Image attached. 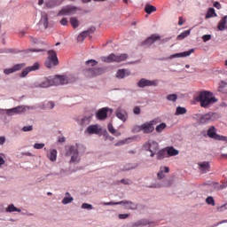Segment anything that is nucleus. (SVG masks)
I'll return each instance as SVG.
<instances>
[{
	"instance_id": "338daca9",
	"label": "nucleus",
	"mask_w": 227,
	"mask_h": 227,
	"mask_svg": "<svg viewBox=\"0 0 227 227\" xmlns=\"http://www.w3.org/2000/svg\"><path fill=\"white\" fill-rule=\"evenodd\" d=\"M23 132H29V126H25L22 129Z\"/></svg>"
},
{
	"instance_id": "72a5a7b5",
	"label": "nucleus",
	"mask_w": 227,
	"mask_h": 227,
	"mask_svg": "<svg viewBox=\"0 0 227 227\" xmlns=\"http://www.w3.org/2000/svg\"><path fill=\"white\" fill-rule=\"evenodd\" d=\"M145 13H148V15H150V13H153V12H157V8L153 5L146 4L145 7Z\"/></svg>"
},
{
	"instance_id": "c85d7f7f",
	"label": "nucleus",
	"mask_w": 227,
	"mask_h": 227,
	"mask_svg": "<svg viewBox=\"0 0 227 227\" xmlns=\"http://www.w3.org/2000/svg\"><path fill=\"white\" fill-rule=\"evenodd\" d=\"M48 159H50L51 162L56 161V159H58V151L56 149H52L50 152V154H48Z\"/></svg>"
},
{
	"instance_id": "0eeeda50",
	"label": "nucleus",
	"mask_w": 227,
	"mask_h": 227,
	"mask_svg": "<svg viewBox=\"0 0 227 227\" xmlns=\"http://www.w3.org/2000/svg\"><path fill=\"white\" fill-rule=\"evenodd\" d=\"M48 58L45 62V67L47 68H52V67H57V65H59V60L58 59V55L56 54V51L50 50L48 51Z\"/></svg>"
},
{
	"instance_id": "f03ea898",
	"label": "nucleus",
	"mask_w": 227,
	"mask_h": 227,
	"mask_svg": "<svg viewBox=\"0 0 227 227\" xmlns=\"http://www.w3.org/2000/svg\"><path fill=\"white\" fill-rule=\"evenodd\" d=\"M72 82L70 77L65 75H57L54 78H45L39 85V88H50V86H59Z\"/></svg>"
},
{
	"instance_id": "f704fd0d",
	"label": "nucleus",
	"mask_w": 227,
	"mask_h": 227,
	"mask_svg": "<svg viewBox=\"0 0 227 227\" xmlns=\"http://www.w3.org/2000/svg\"><path fill=\"white\" fill-rule=\"evenodd\" d=\"M5 212H8V213H12V212H20V209L17 207H15V205L13 204H10L6 209H5Z\"/></svg>"
},
{
	"instance_id": "f257e3e1",
	"label": "nucleus",
	"mask_w": 227,
	"mask_h": 227,
	"mask_svg": "<svg viewBox=\"0 0 227 227\" xmlns=\"http://www.w3.org/2000/svg\"><path fill=\"white\" fill-rule=\"evenodd\" d=\"M196 102H200V107L208 109L210 106H214L217 102V98L214 96V93L208 90H203L199 93L195 98Z\"/></svg>"
},
{
	"instance_id": "1a4fd4ad",
	"label": "nucleus",
	"mask_w": 227,
	"mask_h": 227,
	"mask_svg": "<svg viewBox=\"0 0 227 227\" xmlns=\"http://www.w3.org/2000/svg\"><path fill=\"white\" fill-rule=\"evenodd\" d=\"M79 8L74 6V5H67L66 7H63L58 13V17H62L65 15H74V13H77V11Z\"/></svg>"
},
{
	"instance_id": "e2e57ef3",
	"label": "nucleus",
	"mask_w": 227,
	"mask_h": 227,
	"mask_svg": "<svg viewBox=\"0 0 227 227\" xmlns=\"http://www.w3.org/2000/svg\"><path fill=\"white\" fill-rule=\"evenodd\" d=\"M29 51L30 52H43V50H42V49H30Z\"/></svg>"
},
{
	"instance_id": "473e14b6",
	"label": "nucleus",
	"mask_w": 227,
	"mask_h": 227,
	"mask_svg": "<svg viewBox=\"0 0 227 227\" xmlns=\"http://www.w3.org/2000/svg\"><path fill=\"white\" fill-rule=\"evenodd\" d=\"M72 201H74V197L70 196L69 192H67L66 197L62 200L63 205H68V203H72Z\"/></svg>"
},
{
	"instance_id": "0e129e2a",
	"label": "nucleus",
	"mask_w": 227,
	"mask_h": 227,
	"mask_svg": "<svg viewBox=\"0 0 227 227\" xmlns=\"http://www.w3.org/2000/svg\"><path fill=\"white\" fill-rule=\"evenodd\" d=\"M48 109H54V103L53 102H49L47 105Z\"/></svg>"
},
{
	"instance_id": "6e6552de",
	"label": "nucleus",
	"mask_w": 227,
	"mask_h": 227,
	"mask_svg": "<svg viewBox=\"0 0 227 227\" xmlns=\"http://www.w3.org/2000/svg\"><path fill=\"white\" fill-rule=\"evenodd\" d=\"M159 123L157 119H153L150 121L142 124V132L144 134H152L155 130V125Z\"/></svg>"
},
{
	"instance_id": "a18cd8bd",
	"label": "nucleus",
	"mask_w": 227,
	"mask_h": 227,
	"mask_svg": "<svg viewBox=\"0 0 227 227\" xmlns=\"http://www.w3.org/2000/svg\"><path fill=\"white\" fill-rule=\"evenodd\" d=\"M86 65H91V67H97V65H98V62L95 59H89L86 61Z\"/></svg>"
},
{
	"instance_id": "423d86ee",
	"label": "nucleus",
	"mask_w": 227,
	"mask_h": 227,
	"mask_svg": "<svg viewBox=\"0 0 227 227\" xmlns=\"http://www.w3.org/2000/svg\"><path fill=\"white\" fill-rule=\"evenodd\" d=\"M27 111V106H19L10 109H0V113L6 114V116H15L17 114H22Z\"/></svg>"
},
{
	"instance_id": "864d4df0",
	"label": "nucleus",
	"mask_w": 227,
	"mask_h": 227,
	"mask_svg": "<svg viewBox=\"0 0 227 227\" xmlns=\"http://www.w3.org/2000/svg\"><path fill=\"white\" fill-rule=\"evenodd\" d=\"M60 24H61V26H68V20L66 18H63L60 20Z\"/></svg>"
},
{
	"instance_id": "20e7f679",
	"label": "nucleus",
	"mask_w": 227,
	"mask_h": 227,
	"mask_svg": "<svg viewBox=\"0 0 227 227\" xmlns=\"http://www.w3.org/2000/svg\"><path fill=\"white\" fill-rule=\"evenodd\" d=\"M129 58L127 53H121L120 55H116L114 53H111L107 57H102V61L105 63H121V61H125Z\"/></svg>"
},
{
	"instance_id": "09e8293b",
	"label": "nucleus",
	"mask_w": 227,
	"mask_h": 227,
	"mask_svg": "<svg viewBox=\"0 0 227 227\" xmlns=\"http://www.w3.org/2000/svg\"><path fill=\"white\" fill-rule=\"evenodd\" d=\"M29 74V67H27L22 73L20 74V77H26Z\"/></svg>"
},
{
	"instance_id": "4468645a",
	"label": "nucleus",
	"mask_w": 227,
	"mask_h": 227,
	"mask_svg": "<svg viewBox=\"0 0 227 227\" xmlns=\"http://www.w3.org/2000/svg\"><path fill=\"white\" fill-rule=\"evenodd\" d=\"M24 67H26L25 63H21V64H16L14 65L11 68H5L4 69V74L5 75H10L12 74H15V72H19V70H22V68H24Z\"/></svg>"
},
{
	"instance_id": "f3484780",
	"label": "nucleus",
	"mask_w": 227,
	"mask_h": 227,
	"mask_svg": "<svg viewBox=\"0 0 227 227\" xmlns=\"http://www.w3.org/2000/svg\"><path fill=\"white\" fill-rule=\"evenodd\" d=\"M95 31V27H92L89 30H85L83 32H82L78 37H77V41L78 42H84V40H86V38H88L89 35H91V33H94Z\"/></svg>"
},
{
	"instance_id": "9b49d317",
	"label": "nucleus",
	"mask_w": 227,
	"mask_h": 227,
	"mask_svg": "<svg viewBox=\"0 0 227 227\" xmlns=\"http://www.w3.org/2000/svg\"><path fill=\"white\" fill-rule=\"evenodd\" d=\"M104 74V68L102 67H92L85 71L86 77H97V75H102Z\"/></svg>"
},
{
	"instance_id": "2f4dec72",
	"label": "nucleus",
	"mask_w": 227,
	"mask_h": 227,
	"mask_svg": "<svg viewBox=\"0 0 227 227\" xmlns=\"http://www.w3.org/2000/svg\"><path fill=\"white\" fill-rule=\"evenodd\" d=\"M93 115L90 116H85L81 120L80 124L82 125V127H86V125H90V122L91 121V117Z\"/></svg>"
},
{
	"instance_id": "c9c22d12",
	"label": "nucleus",
	"mask_w": 227,
	"mask_h": 227,
	"mask_svg": "<svg viewBox=\"0 0 227 227\" xmlns=\"http://www.w3.org/2000/svg\"><path fill=\"white\" fill-rule=\"evenodd\" d=\"M191 35V29L185 30L183 33H181L179 35H177L176 40H184V38H187Z\"/></svg>"
},
{
	"instance_id": "37998d69",
	"label": "nucleus",
	"mask_w": 227,
	"mask_h": 227,
	"mask_svg": "<svg viewBox=\"0 0 227 227\" xmlns=\"http://www.w3.org/2000/svg\"><path fill=\"white\" fill-rule=\"evenodd\" d=\"M40 69V63L35 62L33 66L29 67V72H35Z\"/></svg>"
},
{
	"instance_id": "58836bf2",
	"label": "nucleus",
	"mask_w": 227,
	"mask_h": 227,
	"mask_svg": "<svg viewBox=\"0 0 227 227\" xmlns=\"http://www.w3.org/2000/svg\"><path fill=\"white\" fill-rule=\"evenodd\" d=\"M127 70L125 69H119L116 74L117 79H123L126 75Z\"/></svg>"
},
{
	"instance_id": "9d476101",
	"label": "nucleus",
	"mask_w": 227,
	"mask_h": 227,
	"mask_svg": "<svg viewBox=\"0 0 227 227\" xmlns=\"http://www.w3.org/2000/svg\"><path fill=\"white\" fill-rule=\"evenodd\" d=\"M69 155H71L70 162H79L81 158H79V145H71L68 151Z\"/></svg>"
},
{
	"instance_id": "6e6d98bb",
	"label": "nucleus",
	"mask_w": 227,
	"mask_h": 227,
	"mask_svg": "<svg viewBox=\"0 0 227 227\" xmlns=\"http://www.w3.org/2000/svg\"><path fill=\"white\" fill-rule=\"evenodd\" d=\"M171 185V183L169 181H165V183L161 185H158V187H169Z\"/></svg>"
},
{
	"instance_id": "393cba45",
	"label": "nucleus",
	"mask_w": 227,
	"mask_h": 227,
	"mask_svg": "<svg viewBox=\"0 0 227 227\" xmlns=\"http://www.w3.org/2000/svg\"><path fill=\"white\" fill-rule=\"evenodd\" d=\"M61 4V1L59 0H47L45 2L46 8H56V6H59Z\"/></svg>"
},
{
	"instance_id": "ddd939ff",
	"label": "nucleus",
	"mask_w": 227,
	"mask_h": 227,
	"mask_svg": "<svg viewBox=\"0 0 227 227\" xmlns=\"http://www.w3.org/2000/svg\"><path fill=\"white\" fill-rule=\"evenodd\" d=\"M159 84V80H146L145 78H142L137 82L138 88H146V86H157Z\"/></svg>"
},
{
	"instance_id": "c756f323",
	"label": "nucleus",
	"mask_w": 227,
	"mask_h": 227,
	"mask_svg": "<svg viewBox=\"0 0 227 227\" xmlns=\"http://www.w3.org/2000/svg\"><path fill=\"white\" fill-rule=\"evenodd\" d=\"M108 131L110 134H113V136H121V133H120L118 130L114 129V127H113V123L108 124Z\"/></svg>"
},
{
	"instance_id": "aec40b11",
	"label": "nucleus",
	"mask_w": 227,
	"mask_h": 227,
	"mask_svg": "<svg viewBox=\"0 0 227 227\" xmlns=\"http://www.w3.org/2000/svg\"><path fill=\"white\" fill-rule=\"evenodd\" d=\"M160 39V36L157 35H153L150 37H148L144 43L143 45H146L147 47H150V45H153V43H155L157 40Z\"/></svg>"
},
{
	"instance_id": "7ed1b4c3",
	"label": "nucleus",
	"mask_w": 227,
	"mask_h": 227,
	"mask_svg": "<svg viewBox=\"0 0 227 227\" xmlns=\"http://www.w3.org/2000/svg\"><path fill=\"white\" fill-rule=\"evenodd\" d=\"M193 118L200 123V125H205L219 120V114L214 112H209L205 114H196L193 115Z\"/></svg>"
},
{
	"instance_id": "4c0bfd02",
	"label": "nucleus",
	"mask_w": 227,
	"mask_h": 227,
	"mask_svg": "<svg viewBox=\"0 0 227 227\" xmlns=\"http://www.w3.org/2000/svg\"><path fill=\"white\" fill-rule=\"evenodd\" d=\"M187 109L185 107L178 106L176 111V116H180V114H185Z\"/></svg>"
},
{
	"instance_id": "6ab92c4d",
	"label": "nucleus",
	"mask_w": 227,
	"mask_h": 227,
	"mask_svg": "<svg viewBox=\"0 0 227 227\" xmlns=\"http://www.w3.org/2000/svg\"><path fill=\"white\" fill-rule=\"evenodd\" d=\"M108 112H109V108L107 107L99 109L96 114L98 120H106V118H107Z\"/></svg>"
},
{
	"instance_id": "dca6fc26",
	"label": "nucleus",
	"mask_w": 227,
	"mask_h": 227,
	"mask_svg": "<svg viewBox=\"0 0 227 227\" xmlns=\"http://www.w3.org/2000/svg\"><path fill=\"white\" fill-rule=\"evenodd\" d=\"M207 136L208 137H210L211 139H215V141H219L222 137V136L217 135L216 133V129L215 127L211 126L208 129H207Z\"/></svg>"
},
{
	"instance_id": "49530a36",
	"label": "nucleus",
	"mask_w": 227,
	"mask_h": 227,
	"mask_svg": "<svg viewBox=\"0 0 227 227\" xmlns=\"http://www.w3.org/2000/svg\"><path fill=\"white\" fill-rule=\"evenodd\" d=\"M143 131V128H142V125L140 126H135L133 129H132V132L134 134L137 133V132H141Z\"/></svg>"
},
{
	"instance_id": "3c124183",
	"label": "nucleus",
	"mask_w": 227,
	"mask_h": 227,
	"mask_svg": "<svg viewBox=\"0 0 227 227\" xmlns=\"http://www.w3.org/2000/svg\"><path fill=\"white\" fill-rule=\"evenodd\" d=\"M211 39H212V35H204L202 36L203 42H208V40H211Z\"/></svg>"
},
{
	"instance_id": "a211bd4d",
	"label": "nucleus",
	"mask_w": 227,
	"mask_h": 227,
	"mask_svg": "<svg viewBox=\"0 0 227 227\" xmlns=\"http://www.w3.org/2000/svg\"><path fill=\"white\" fill-rule=\"evenodd\" d=\"M88 134H100L102 132V128L98 126V124L90 125L87 128Z\"/></svg>"
},
{
	"instance_id": "69168bd1",
	"label": "nucleus",
	"mask_w": 227,
	"mask_h": 227,
	"mask_svg": "<svg viewBox=\"0 0 227 227\" xmlns=\"http://www.w3.org/2000/svg\"><path fill=\"white\" fill-rule=\"evenodd\" d=\"M184 22H185V21H184V19L182 17H179L178 25L179 26H184Z\"/></svg>"
},
{
	"instance_id": "bf43d9fd",
	"label": "nucleus",
	"mask_w": 227,
	"mask_h": 227,
	"mask_svg": "<svg viewBox=\"0 0 227 227\" xmlns=\"http://www.w3.org/2000/svg\"><path fill=\"white\" fill-rule=\"evenodd\" d=\"M129 217V214H120L119 219H127Z\"/></svg>"
},
{
	"instance_id": "13d9d810",
	"label": "nucleus",
	"mask_w": 227,
	"mask_h": 227,
	"mask_svg": "<svg viewBox=\"0 0 227 227\" xmlns=\"http://www.w3.org/2000/svg\"><path fill=\"white\" fill-rule=\"evenodd\" d=\"M214 187H215V189H217V191L223 189L222 184H220L219 183H215Z\"/></svg>"
},
{
	"instance_id": "4d7b16f0",
	"label": "nucleus",
	"mask_w": 227,
	"mask_h": 227,
	"mask_svg": "<svg viewBox=\"0 0 227 227\" xmlns=\"http://www.w3.org/2000/svg\"><path fill=\"white\" fill-rule=\"evenodd\" d=\"M213 6L215 8H216L217 10H221V8H222L221 4L219 2H215Z\"/></svg>"
},
{
	"instance_id": "a19ab883",
	"label": "nucleus",
	"mask_w": 227,
	"mask_h": 227,
	"mask_svg": "<svg viewBox=\"0 0 227 227\" xmlns=\"http://www.w3.org/2000/svg\"><path fill=\"white\" fill-rule=\"evenodd\" d=\"M206 203L207 205H211L212 207H215V200H214V197L209 196L206 199Z\"/></svg>"
},
{
	"instance_id": "79ce46f5",
	"label": "nucleus",
	"mask_w": 227,
	"mask_h": 227,
	"mask_svg": "<svg viewBox=\"0 0 227 227\" xmlns=\"http://www.w3.org/2000/svg\"><path fill=\"white\" fill-rule=\"evenodd\" d=\"M176 98H178L176 94H169L167 96V100L169 102H176Z\"/></svg>"
},
{
	"instance_id": "cd10ccee",
	"label": "nucleus",
	"mask_w": 227,
	"mask_h": 227,
	"mask_svg": "<svg viewBox=\"0 0 227 227\" xmlns=\"http://www.w3.org/2000/svg\"><path fill=\"white\" fill-rule=\"evenodd\" d=\"M226 22H227V16H224L221 19V20L218 23V30L219 31H224L226 27Z\"/></svg>"
},
{
	"instance_id": "7c9ffc66",
	"label": "nucleus",
	"mask_w": 227,
	"mask_h": 227,
	"mask_svg": "<svg viewBox=\"0 0 227 227\" xmlns=\"http://www.w3.org/2000/svg\"><path fill=\"white\" fill-rule=\"evenodd\" d=\"M212 17H217V13H215V9L209 8L205 16V19H212Z\"/></svg>"
},
{
	"instance_id": "c03bdc74",
	"label": "nucleus",
	"mask_w": 227,
	"mask_h": 227,
	"mask_svg": "<svg viewBox=\"0 0 227 227\" xmlns=\"http://www.w3.org/2000/svg\"><path fill=\"white\" fill-rule=\"evenodd\" d=\"M4 159H6V154L0 153V166H4V164H6V160Z\"/></svg>"
},
{
	"instance_id": "de8ad7c7",
	"label": "nucleus",
	"mask_w": 227,
	"mask_h": 227,
	"mask_svg": "<svg viewBox=\"0 0 227 227\" xmlns=\"http://www.w3.org/2000/svg\"><path fill=\"white\" fill-rule=\"evenodd\" d=\"M82 208L87 209V210H93V206L91 204L83 203L82 205Z\"/></svg>"
},
{
	"instance_id": "8fccbe9b",
	"label": "nucleus",
	"mask_w": 227,
	"mask_h": 227,
	"mask_svg": "<svg viewBox=\"0 0 227 227\" xmlns=\"http://www.w3.org/2000/svg\"><path fill=\"white\" fill-rule=\"evenodd\" d=\"M43 146H45V144H35L34 145V148H35V150H42V148H43Z\"/></svg>"
},
{
	"instance_id": "ea45409f",
	"label": "nucleus",
	"mask_w": 227,
	"mask_h": 227,
	"mask_svg": "<svg viewBox=\"0 0 227 227\" xmlns=\"http://www.w3.org/2000/svg\"><path fill=\"white\" fill-rule=\"evenodd\" d=\"M166 127H168V125H166L165 122L159 124L156 127V132H159V134H160V132H162V130H164V129H166Z\"/></svg>"
},
{
	"instance_id": "bb28decb",
	"label": "nucleus",
	"mask_w": 227,
	"mask_h": 227,
	"mask_svg": "<svg viewBox=\"0 0 227 227\" xmlns=\"http://www.w3.org/2000/svg\"><path fill=\"white\" fill-rule=\"evenodd\" d=\"M165 173H169V168L168 167H161L157 175L158 178L160 180H162V178H165V176H166Z\"/></svg>"
},
{
	"instance_id": "39448f33",
	"label": "nucleus",
	"mask_w": 227,
	"mask_h": 227,
	"mask_svg": "<svg viewBox=\"0 0 227 227\" xmlns=\"http://www.w3.org/2000/svg\"><path fill=\"white\" fill-rule=\"evenodd\" d=\"M145 152H150V157H155V154L159 152V143L154 140H148L143 145Z\"/></svg>"
},
{
	"instance_id": "412c9836",
	"label": "nucleus",
	"mask_w": 227,
	"mask_h": 227,
	"mask_svg": "<svg viewBox=\"0 0 227 227\" xmlns=\"http://www.w3.org/2000/svg\"><path fill=\"white\" fill-rule=\"evenodd\" d=\"M194 52V49H191L188 51H184L181 53H176L170 56V59H173V58H187V56H190Z\"/></svg>"
},
{
	"instance_id": "680f3d73",
	"label": "nucleus",
	"mask_w": 227,
	"mask_h": 227,
	"mask_svg": "<svg viewBox=\"0 0 227 227\" xmlns=\"http://www.w3.org/2000/svg\"><path fill=\"white\" fill-rule=\"evenodd\" d=\"M121 184H125L126 185H129L130 184V180L129 179H121Z\"/></svg>"
},
{
	"instance_id": "a878e982",
	"label": "nucleus",
	"mask_w": 227,
	"mask_h": 227,
	"mask_svg": "<svg viewBox=\"0 0 227 227\" xmlns=\"http://www.w3.org/2000/svg\"><path fill=\"white\" fill-rule=\"evenodd\" d=\"M155 155H156V157H157V159H158L159 160H162V159H166V157H167V155H168V153H167V151H166V148L161 149V150H160V151L158 150V152H156Z\"/></svg>"
},
{
	"instance_id": "4be33fe9",
	"label": "nucleus",
	"mask_w": 227,
	"mask_h": 227,
	"mask_svg": "<svg viewBox=\"0 0 227 227\" xmlns=\"http://www.w3.org/2000/svg\"><path fill=\"white\" fill-rule=\"evenodd\" d=\"M116 116L121 121H127V112L121 108H117L116 110Z\"/></svg>"
},
{
	"instance_id": "5fc2aeb1",
	"label": "nucleus",
	"mask_w": 227,
	"mask_h": 227,
	"mask_svg": "<svg viewBox=\"0 0 227 227\" xmlns=\"http://www.w3.org/2000/svg\"><path fill=\"white\" fill-rule=\"evenodd\" d=\"M6 143V137H0V146H3Z\"/></svg>"
},
{
	"instance_id": "5701e85b",
	"label": "nucleus",
	"mask_w": 227,
	"mask_h": 227,
	"mask_svg": "<svg viewBox=\"0 0 227 227\" xmlns=\"http://www.w3.org/2000/svg\"><path fill=\"white\" fill-rule=\"evenodd\" d=\"M165 150H166L167 155H168V157H175V156L178 155V153H180V152L178 150L175 149V147H173V146L165 147Z\"/></svg>"
},
{
	"instance_id": "603ef678",
	"label": "nucleus",
	"mask_w": 227,
	"mask_h": 227,
	"mask_svg": "<svg viewBox=\"0 0 227 227\" xmlns=\"http://www.w3.org/2000/svg\"><path fill=\"white\" fill-rule=\"evenodd\" d=\"M133 113H134V114H141V108H139V106H136L133 109Z\"/></svg>"
},
{
	"instance_id": "b1692460",
	"label": "nucleus",
	"mask_w": 227,
	"mask_h": 227,
	"mask_svg": "<svg viewBox=\"0 0 227 227\" xmlns=\"http://www.w3.org/2000/svg\"><path fill=\"white\" fill-rule=\"evenodd\" d=\"M40 23L43 24L44 29L49 27V15L45 12L42 14Z\"/></svg>"
},
{
	"instance_id": "2eb2a0df",
	"label": "nucleus",
	"mask_w": 227,
	"mask_h": 227,
	"mask_svg": "<svg viewBox=\"0 0 227 227\" xmlns=\"http://www.w3.org/2000/svg\"><path fill=\"white\" fill-rule=\"evenodd\" d=\"M198 169L200 173H208L210 171V162L208 161H200L198 163Z\"/></svg>"
},
{
	"instance_id": "774afa93",
	"label": "nucleus",
	"mask_w": 227,
	"mask_h": 227,
	"mask_svg": "<svg viewBox=\"0 0 227 227\" xmlns=\"http://www.w3.org/2000/svg\"><path fill=\"white\" fill-rule=\"evenodd\" d=\"M221 185H222V189H226V187H227V180H226V182L223 183Z\"/></svg>"
},
{
	"instance_id": "f8f14e48",
	"label": "nucleus",
	"mask_w": 227,
	"mask_h": 227,
	"mask_svg": "<svg viewBox=\"0 0 227 227\" xmlns=\"http://www.w3.org/2000/svg\"><path fill=\"white\" fill-rule=\"evenodd\" d=\"M105 205H123L125 208H128V210H136L137 208V204L132 202V201H120L116 203L108 202Z\"/></svg>"
},
{
	"instance_id": "052dcab7",
	"label": "nucleus",
	"mask_w": 227,
	"mask_h": 227,
	"mask_svg": "<svg viewBox=\"0 0 227 227\" xmlns=\"http://www.w3.org/2000/svg\"><path fill=\"white\" fill-rule=\"evenodd\" d=\"M146 223H143V221L137 222L134 223V226H145Z\"/></svg>"
},
{
	"instance_id": "e433bc0d",
	"label": "nucleus",
	"mask_w": 227,
	"mask_h": 227,
	"mask_svg": "<svg viewBox=\"0 0 227 227\" xmlns=\"http://www.w3.org/2000/svg\"><path fill=\"white\" fill-rule=\"evenodd\" d=\"M70 24L75 29L76 27H79V20L75 17H71L70 18Z\"/></svg>"
}]
</instances>
